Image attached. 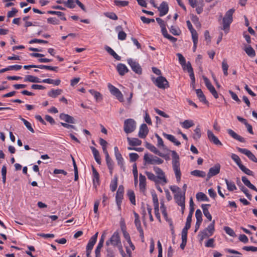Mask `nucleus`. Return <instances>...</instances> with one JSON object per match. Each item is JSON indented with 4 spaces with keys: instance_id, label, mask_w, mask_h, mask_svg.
Instances as JSON below:
<instances>
[{
    "instance_id": "79ce46f5",
    "label": "nucleus",
    "mask_w": 257,
    "mask_h": 257,
    "mask_svg": "<svg viewBox=\"0 0 257 257\" xmlns=\"http://www.w3.org/2000/svg\"><path fill=\"white\" fill-rule=\"evenodd\" d=\"M224 180L226 184L227 189L229 191H233L237 189L234 182L229 181L227 179H225Z\"/></svg>"
},
{
    "instance_id": "338daca9",
    "label": "nucleus",
    "mask_w": 257,
    "mask_h": 257,
    "mask_svg": "<svg viewBox=\"0 0 257 257\" xmlns=\"http://www.w3.org/2000/svg\"><path fill=\"white\" fill-rule=\"evenodd\" d=\"M48 23L53 25H58L59 21L56 18H49L47 19Z\"/></svg>"
},
{
    "instance_id": "4468645a",
    "label": "nucleus",
    "mask_w": 257,
    "mask_h": 257,
    "mask_svg": "<svg viewBox=\"0 0 257 257\" xmlns=\"http://www.w3.org/2000/svg\"><path fill=\"white\" fill-rule=\"evenodd\" d=\"M149 132V130L146 124H142L140 127L139 132V137L140 138L144 139L146 137Z\"/></svg>"
},
{
    "instance_id": "f03ea898",
    "label": "nucleus",
    "mask_w": 257,
    "mask_h": 257,
    "mask_svg": "<svg viewBox=\"0 0 257 257\" xmlns=\"http://www.w3.org/2000/svg\"><path fill=\"white\" fill-rule=\"evenodd\" d=\"M172 167L177 182L181 180V173L180 168L179 156L175 151H171Z\"/></svg>"
},
{
    "instance_id": "412c9836",
    "label": "nucleus",
    "mask_w": 257,
    "mask_h": 257,
    "mask_svg": "<svg viewBox=\"0 0 257 257\" xmlns=\"http://www.w3.org/2000/svg\"><path fill=\"white\" fill-rule=\"evenodd\" d=\"M116 69L120 75H124L128 71L127 67L123 64L119 63L117 65Z\"/></svg>"
},
{
    "instance_id": "49530a36",
    "label": "nucleus",
    "mask_w": 257,
    "mask_h": 257,
    "mask_svg": "<svg viewBox=\"0 0 257 257\" xmlns=\"http://www.w3.org/2000/svg\"><path fill=\"white\" fill-rule=\"evenodd\" d=\"M170 32L175 36H179L181 34V31L177 26H171L169 28Z\"/></svg>"
},
{
    "instance_id": "e433bc0d",
    "label": "nucleus",
    "mask_w": 257,
    "mask_h": 257,
    "mask_svg": "<svg viewBox=\"0 0 257 257\" xmlns=\"http://www.w3.org/2000/svg\"><path fill=\"white\" fill-rule=\"evenodd\" d=\"M99 144L101 146L102 151L105 155L108 154L107 150V142L102 138L99 139Z\"/></svg>"
},
{
    "instance_id": "f8f14e48",
    "label": "nucleus",
    "mask_w": 257,
    "mask_h": 257,
    "mask_svg": "<svg viewBox=\"0 0 257 257\" xmlns=\"http://www.w3.org/2000/svg\"><path fill=\"white\" fill-rule=\"evenodd\" d=\"M220 169V166L219 164H216L214 166L210 168L209 170L208 173L207 175L206 180H209L212 176L217 175Z\"/></svg>"
},
{
    "instance_id": "58836bf2",
    "label": "nucleus",
    "mask_w": 257,
    "mask_h": 257,
    "mask_svg": "<svg viewBox=\"0 0 257 257\" xmlns=\"http://www.w3.org/2000/svg\"><path fill=\"white\" fill-rule=\"evenodd\" d=\"M181 126L185 128L188 129L194 125V123L192 120H185L183 122L180 123Z\"/></svg>"
},
{
    "instance_id": "37998d69",
    "label": "nucleus",
    "mask_w": 257,
    "mask_h": 257,
    "mask_svg": "<svg viewBox=\"0 0 257 257\" xmlns=\"http://www.w3.org/2000/svg\"><path fill=\"white\" fill-rule=\"evenodd\" d=\"M42 82L48 84H53L56 86H58L60 84L61 81L60 79L53 80L50 78H47L43 79Z\"/></svg>"
},
{
    "instance_id": "0e129e2a",
    "label": "nucleus",
    "mask_w": 257,
    "mask_h": 257,
    "mask_svg": "<svg viewBox=\"0 0 257 257\" xmlns=\"http://www.w3.org/2000/svg\"><path fill=\"white\" fill-rule=\"evenodd\" d=\"M160 208H161V212H162L164 217L165 218H167V211H166V208L165 207V205H164V201H161Z\"/></svg>"
},
{
    "instance_id": "052dcab7",
    "label": "nucleus",
    "mask_w": 257,
    "mask_h": 257,
    "mask_svg": "<svg viewBox=\"0 0 257 257\" xmlns=\"http://www.w3.org/2000/svg\"><path fill=\"white\" fill-rule=\"evenodd\" d=\"M202 214L201 211L198 209L196 210L195 212V217L196 218V221H198V222H202Z\"/></svg>"
},
{
    "instance_id": "5701e85b",
    "label": "nucleus",
    "mask_w": 257,
    "mask_h": 257,
    "mask_svg": "<svg viewBox=\"0 0 257 257\" xmlns=\"http://www.w3.org/2000/svg\"><path fill=\"white\" fill-rule=\"evenodd\" d=\"M210 206V204H202L201 206L202 209L204 216L209 220L211 221L212 216L210 214L209 210L208 207Z\"/></svg>"
},
{
    "instance_id": "423d86ee",
    "label": "nucleus",
    "mask_w": 257,
    "mask_h": 257,
    "mask_svg": "<svg viewBox=\"0 0 257 257\" xmlns=\"http://www.w3.org/2000/svg\"><path fill=\"white\" fill-rule=\"evenodd\" d=\"M153 170L156 174V177L159 183V184L165 185L168 183V180L166 177L164 172L158 167H154Z\"/></svg>"
},
{
    "instance_id": "e2e57ef3",
    "label": "nucleus",
    "mask_w": 257,
    "mask_h": 257,
    "mask_svg": "<svg viewBox=\"0 0 257 257\" xmlns=\"http://www.w3.org/2000/svg\"><path fill=\"white\" fill-rule=\"evenodd\" d=\"M155 136L157 139L158 147L160 148H164V145L162 139L158 134H156Z\"/></svg>"
},
{
    "instance_id": "bb28decb",
    "label": "nucleus",
    "mask_w": 257,
    "mask_h": 257,
    "mask_svg": "<svg viewBox=\"0 0 257 257\" xmlns=\"http://www.w3.org/2000/svg\"><path fill=\"white\" fill-rule=\"evenodd\" d=\"M241 180L244 184L247 187L252 189V190L257 192V188L250 183L249 180H248L245 176H242L241 178Z\"/></svg>"
},
{
    "instance_id": "20e7f679",
    "label": "nucleus",
    "mask_w": 257,
    "mask_h": 257,
    "mask_svg": "<svg viewBox=\"0 0 257 257\" xmlns=\"http://www.w3.org/2000/svg\"><path fill=\"white\" fill-rule=\"evenodd\" d=\"M215 220L208 225L203 230L200 231L198 236L199 237L200 240L202 241L204 239L209 237L213 235L215 231Z\"/></svg>"
},
{
    "instance_id": "4d7b16f0",
    "label": "nucleus",
    "mask_w": 257,
    "mask_h": 257,
    "mask_svg": "<svg viewBox=\"0 0 257 257\" xmlns=\"http://www.w3.org/2000/svg\"><path fill=\"white\" fill-rule=\"evenodd\" d=\"M105 160L108 168L113 167V162L111 159L110 158L109 154L105 155Z\"/></svg>"
},
{
    "instance_id": "774afa93",
    "label": "nucleus",
    "mask_w": 257,
    "mask_h": 257,
    "mask_svg": "<svg viewBox=\"0 0 257 257\" xmlns=\"http://www.w3.org/2000/svg\"><path fill=\"white\" fill-rule=\"evenodd\" d=\"M243 249L247 251H251L255 252L257 251V247L253 246H245L243 247Z\"/></svg>"
},
{
    "instance_id": "2f4dec72",
    "label": "nucleus",
    "mask_w": 257,
    "mask_h": 257,
    "mask_svg": "<svg viewBox=\"0 0 257 257\" xmlns=\"http://www.w3.org/2000/svg\"><path fill=\"white\" fill-rule=\"evenodd\" d=\"M134 215L135 216L134 223L137 230L142 228L139 215L135 211L134 212Z\"/></svg>"
},
{
    "instance_id": "0eeeda50",
    "label": "nucleus",
    "mask_w": 257,
    "mask_h": 257,
    "mask_svg": "<svg viewBox=\"0 0 257 257\" xmlns=\"http://www.w3.org/2000/svg\"><path fill=\"white\" fill-rule=\"evenodd\" d=\"M136 128V122L132 118L126 119L124 121L123 130L126 134L133 132Z\"/></svg>"
},
{
    "instance_id": "b1692460",
    "label": "nucleus",
    "mask_w": 257,
    "mask_h": 257,
    "mask_svg": "<svg viewBox=\"0 0 257 257\" xmlns=\"http://www.w3.org/2000/svg\"><path fill=\"white\" fill-rule=\"evenodd\" d=\"M243 50L249 57L251 58L255 57V52L250 45H245Z\"/></svg>"
},
{
    "instance_id": "c85d7f7f",
    "label": "nucleus",
    "mask_w": 257,
    "mask_h": 257,
    "mask_svg": "<svg viewBox=\"0 0 257 257\" xmlns=\"http://www.w3.org/2000/svg\"><path fill=\"white\" fill-rule=\"evenodd\" d=\"M146 147L147 149H148L152 152L157 154L160 156H162V153L156 148V147L151 144L147 143Z\"/></svg>"
},
{
    "instance_id": "de8ad7c7",
    "label": "nucleus",
    "mask_w": 257,
    "mask_h": 257,
    "mask_svg": "<svg viewBox=\"0 0 257 257\" xmlns=\"http://www.w3.org/2000/svg\"><path fill=\"white\" fill-rule=\"evenodd\" d=\"M226 252H228L230 253L235 254L237 255H228L227 257H242L241 255V253L234 249H230V248H225L224 249Z\"/></svg>"
},
{
    "instance_id": "603ef678",
    "label": "nucleus",
    "mask_w": 257,
    "mask_h": 257,
    "mask_svg": "<svg viewBox=\"0 0 257 257\" xmlns=\"http://www.w3.org/2000/svg\"><path fill=\"white\" fill-rule=\"evenodd\" d=\"M114 3L115 6L119 7H125L128 4V2L127 1H123L120 0H114Z\"/></svg>"
},
{
    "instance_id": "c756f323",
    "label": "nucleus",
    "mask_w": 257,
    "mask_h": 257,
    "mask_svg": "<svg viewBox=\"0 0 257 257\" xmlns=\"http://www.w3.org/2000/svg\"><path fill=\"white\" fill-rule=\"evenodd\" d=\"M196 93L197 96L200 101L203 102L204 103H207V101L206 100V97L204 95L202 91L200 89H197L196 90Z\"/></svg>"
},
{
    "instance_id": "a18cd8bd",
    "label": "nucleus",
    "mask_w": 257,
    "mask_h": 257,
    "mask_svg": "<svg viewBox=\"0 0 257 257\" xmlns=\"http://www.w3.org/2000/svg\"><path fill=\"white\" fill-rule=\"evenodd\" d=\"M89 92L94 96L96 101H99L102 99V95L99 92L93 89H90Z\"/></svg>"
},
{
    "instance_id": "ddd939ff",
    "label": "nucleus",
    "mask_w": 257,
    "mask_h": 257,
    "mask_svg": "<svg viewBox=\"0 0 257 257\" xmlns=\"http://www.w3.org/2000/svg\"><path fill=\"white\" fill-rule=\"evenodd\" d=\"M237 149L240 153L246 155L250 160L257 163V158L249 150L240 148H237Z\"/></svg>"
},
{
    "instance_id": "4be33fe9",
    "label": "nucleus",
    "mask_w": 257,
    "mask_h": 257,
    "mask_svg": "<svg viewBox=\"0 0 257 257\" xmlns=\"http://www.w3.org/2000/svg\"><path fill=\"white\" fill-rule=\"evenodd\" d=\"M60 118L61 120H63L67 123H75L74 118L72 116H71L68 114H67L61 113L60 115Z\"/></svg>"
},
{
    "instance_id": "864d4df0",
    "label": "nucleus",
    "mask_w": 257,
    "mask_h": 257,
    "mask_svg": "<svg viewBox=\"0 0 257 257\" xmlns=\"http://www.w3.org/2000/svg\"><path fill=\"white\" fill-rule=\"evenodd\" d=\"M224 230L225 232L228 234L229 236L234 237L235 236V233L233 230L229 227L225 226L224 227Z\"/></svg>"
},
{
    "instance_id": "6ab92c4d",
    "label": "nucleus",
    "mask_w": 257,
    "mask_h": 257,
    "mask_svg": "<svg viewBox=\"0 0 257 257\" xmlns=\"http://www.w3.org/2000/svg\"><path fill=\"white\" fill-rule=\"evenodd\" d=\"M63 92V90L60 89H52L48 91L47 95L52 98H55L61 95Z\"/></svg>"
},
{
    "instance_id": "1a4fd4ad",
    "label": "nucleus",
    "mask_w": 257,
    "mask_h": 257,
    "mask_svg": "<svg viewBox=\"0 0 257 257\" xmlns=\"http://www.w3.org/2000/svg\"><path fill=\"white\" fill-rule=\"evenodd\" d=\"M108 88L111 94L114 95L120 102L124 101L123 96L117 88L111 84H108Z\"/></svg>"
},
{
    "instance_id": "9d476101",
    "label": "nucleus",
    "mask_w": 257,
    "mask_h": 257,
    "mask_svg": "<svg viewBox=\"0 0 257 257\" xmlns=\"http://www.w3.org/2000/svg\"><path fill=\"white\" fill-rule=\"evenodd\" d=\"M127 63L134 72L138 74H141L142 73V69L138 62L134 61L132 59H127Z\"/></svg>"
},
{
    "instance_id": "3c124183",
    "label": "nucleus",
    "mask_w": 257,
    "mask_h": 257,
    "mask_svg": "<svg viewBox=\"0 0 257 257\" xmlns=\"http://www.w3.org/2000/svg\"><path fill=\"white\" fill-rule=\"evenodd\" d=\"M231 159L235 162L237 165L239 167V166L242 165L241 161L239 157L235 154H232L231 155Z\"/></svg>"
},
{
    "instance_id": "72a5a7b5",
    "label": "nucleus",
    "mask_w": 257,
    "mask_h": 257,
    "mask_svg": "<svg viewBox=\"0 0 257 257\" xmlns=\"http://www.w3.org/2000/svg\"><path fill=\"white\" fill-rule=\"evenodd\" d=\"M194 133L193 135L194 140L197 141L199 140L201 137V130L199 125H197L194 131Z\"/></svg>"
},
{
    "instance_id": "a878e982",
    "label": "nucleus",
    "mask_w": 257,
    "mask_h": 257,
    "mask_svg": "<svg viewBox=\"0 0 257 257\" xmlns=\"http://www.w3.org/2000/svg\"><path fill=\"white\" fill-rule=\"evenodd\" d=\"M127 140L129 145L132 146H140L142 144V141L137 138H131L127 137Z\"/></svg>"
},
{
    "instance_id": "7c9ffc66",
    "label": "nucleus",
    "mask_w": 257,
    "mask_h": 257,
    "mask_svg": "<svg viewBox=\"0 0 257 257\" xmlns=\"http://www.w3.org/2000/svg\"><path fill=\"white\" fill-rule=\"evenodd\" d=\"M96 241L93 240V239L90 238L88 241V243L86 246V254L87 255H90L91 250L92 249L94 245L95 244Z\"/></svg>"
},
{
    "instance_id": "dca6fc26",
    "label": "nucleus",
    "mask_w": 257,
    "mask_h": 257,
    "mask_svg": "<svg viewBox=\"0 0 257 257\" xmlns=\"http://www.w3.org/2000/svg\"><path fill=\"white\" fill-rule=\"evenodd\" d=\"M174 198L178 205H183V204L185 203V193L181 192L180 193L175 194L174 195Z\"/></svg>"
},
{
    "instance_id": "680f3d73",
    "label": "nucleus",
    "mask_w": 257,
    "mask_h": 257,
    "mask_svg": "<svg viewBox=\"0 0 257 257\" xmlns=\"http://www.w3.org/2000/svg\"><path fill=\"white\" fill-rule=\"evenodd\" d=\"M75 2H76V0H68L64 2V4L69 8H73L75 6Z\"/></svg>"
},
{
    "instance_id": "69168bd1",
    "label": "nucleus",
    "mask_w": 257,
    "mask_h": 257,
    "mask_svg": "<svg viewBox=\"0 0 257 257\" xmlns=\"http://www.w3.org/2000/svg\"><path fill=\"white\" fill-rule=\"evenodd\" d=\"M177 56H178L179 61L181 65L185 66V64L186 63V60L183 56L180 53L177 54Z\"/></svg>"
},
{
    "instance_id": "f3484780",
    "label": "nucleus",
    "mask_w": 257,
    "mask_h": 257,
    "mask_svg": "<svg viewBox=\"0 0 257 257\" xmlns=\"http://www.w3.org/2000/svg\"><path fill=\"white\" fill-rule=\"evenodd\" d=\"M227 131L228 134L234 139L236 140L241 143H244L245 142L244 138L237 134L233 130L228 129Z\"/></svg>"
},
{
    "instance_id": "c9c22d12",
    "label": "nucleus",
    "mask_w": 257,
    "mask_h": 257,
    "mask_svg": "<svg viewBox=\"0 0 257 257\" xmlns=\"http://www.w3.org/2000/svg\"><path fill=\"white\" fill-rule=\"evenodd\" d=\"M196 199L199 201H209L207 196L202 192H198L196 195Z\"/></svg>"
},
{
    "instance_id": "5fc2aeb1",
    "label": "nucleus",
    "mask_w": 257,
    "mask_h": 257,
    "mask_svg": "<svg viewBox=\"0 0 257 257\" xmlns=\"http://www.w3.org/2000/svg\"><path fill=\"white\" fill-rule=\"evenodd\" d=\"M203 7L204 3L203 0L198 5L196 4V7L195 8H196V11L198 14H200L203 12Z\"/></svg>"
},
{
    "instance_id": "aec40b11",
    "label": "nucleus",
    "mask_w": 257,
    "mask_h": 257,
    "mask_svg": "<svg viewBox=\"0 0 257 257\" xmlns=\"http://www.w3.org/2000/svg\"><path fill=\"white\" fill-rule=\"evenodd\" d=\"M162 135L166 139L174 143L176 146H179L181 145L180 142L178 141L174 136L167 134L165 133H163Z\"/></svg>"
},
{
    "instance_id": "9b49d317",
    "label": "nucleus",
    "mask_w": 257,
    "mask_h": 257,
    "mask_svg": "<svg viewBox=\"0 0 257 257\" xmlns=\"http://www.w3.org/2000/svg\"><path fill=\"white\" fill-rule=\"evenodd\" d=\"M207 135L208 139L211 143L218 146H222V143L219 141L218 138L214 135L211 130H207Z\"/></svg>"
},
{
    "instance_id": "a19ab883",
    "label": "nucleus",
    "mask_w": 257,
    "mask_h": 257,
    "mask_svg": "<svg viewBox=\"0 0 257 257\" xmlns=\"http://www.w3.org/2000/svg\"><path fill=\"white\" fill-rule=\"evenodd\" d=\"M115 157L116 158V160L117 162V164L120 166V168L124 169V167L123 166V159L120 153H117V154L115 155Z\"/></svg>"
},
{
    "instance_id": "8fccbe9b",
    "label": "nucleus",
    "mask_w": 257,
    "mask_h": 257,
    "mask_svg": "<svg viewBox=\"0 0 257 257\" xmlns=\"http://www.w3.org/2000/svg\"><path fill=\"white\" fill-rule=\"evenodd\" d=\"M228 65L227 64L226 60H223L222 62V68L223 72V74L225 76H227L228 75Z\"/></svg>"
},
{
    "instance_id": "bf43d9fd",
    "label": "nucleus",
    "mask_w": 257,
    "mask_h": 257,
    "mask_svg": "<svg viewBox=\"0 0 257 257\" xmlns=\"http://www.w3.org/2000/svg\"><path fill=\"white\" fill-rule=\"evenodd\" d=\"M92 173H93V182L94 183L97 182L98 183L99 181V174L94 169V167L92 168Z\"/></svg>"
},
{
    "instance_id": "c03bdc74",
    "label": "nucleus",
    "mask_w": 257,
    "mask_h": 257,
    "mask_svg": "<svg viewBox=\"0 0 257 257\" xmlns=\"http://www.w3.org/2000/svg\"><path fill=\"white\" fill-rule=\"evenodd\" d=\"M133 175H134V183H135V185H137L138 184V170H137V165L136 164H135L133 165Z\"/></svg>"
},
{
    "instance_id": "6e6d98bb",
    "label": "nucleus",
    "mask_w": 257,
    "mask_h": 257,
    "mask_svg": "<svg viewBox=\"0 0 257 257\" xmlns=\"http://www.w3.org/2000/svg\"><path fill=\"white\" fill-rule=\"evenodd\" d=\"M239 168L242 172H243L246 174L248 175H253V172L248 168H246L244 165H240V166H239Z\"/></svg>"
},
{
    "instance_id": "4c0bfd02",
    "label": "nucleus",
    "mask_w": 257,
    "mask_h": 257,
    "mask_svg": "<svg viewBox=\"0 0 257 257\" xmlns=\"http://www.w3.org/2000/svg\"><path fill=\"white\" fill-rule=\"evenodd\" d=\"M145 174L149 180L154 181L156 184H159L157 178L155 174L152 172L148 171H146Z\"/></svg>"
},
{
    "instance_id": "cd10ccee",
    "label": "nucleus",
    "mask_w": 257,
    "mask_h": 257,
    "mask_svg": "<svg viewBox=\"0 0 257 257\" xmlns=\"http://www.w3.org/2000/svg\"><path fill=\"white\" fill-rule=\"evenodd\" d=\"M123 199V194L120 191H117L115 196L116 203L118 210L121 209V203Z\"/></svg>"
},
{
    "instance_id": "2eb2a0df",
    "label": "nucleus",
    "mask_w": 257,
    "mask_h": 257,
    "mask_svg": "<svg viewBox=\"0 0 257 257\" xmlns=\"http://www.w3.org/2000/svg\"><path fill=\"white\" fill-rule=\"evenodd\" d=\"M158 9L160 12V16L163 17L166 15L168 12V6L167 3L163 2H162L160 7H158Z\"/></svg>"
},
{
    "instance_id": "ea45409f",
    "label": "nucleus",
    "mask_w": 257,
    "mask_h": 257,
    "mask_svg": "<svg viewBox=\"0 0 257 257\" xmlns=\"http://www.w3.org/2000/svg\"><path fill=\"white\" fill-rule=\"evenodd\" d=\"M191 174L194 176L204 178L206 176L205 172L201 170H195L191 172Z\"/></svg>"
},
{
    "instance_id": "6e6552de",
    "label": "nucleus",
    "mask_w": 257,
    "mask_h": 257,
    "mask_svg": "<svg viewBox=\"0 0 257 257\" xmlns=\"http://www.w3.org/2000/svg\"><path fill=\"white\" fill-rule=\"evenodd\" d=\"M152 80L154 83L159 88L165 89L169 86L167 79L162 76H160L156 79L152 78Z\"/></svg>"
},
{
    "instance_id": "39448f33",
    "label": "nucleus",
    "mask_w": 257,
    "mask_h": 257,
    "mask_svg": "<svg viewBox=\"0 0 257 257\" xmlns=\"http://www.w3.org/2000/svg\"><path fill=\"white\" fill-rule=\"evenodd\" d=\"M144 160L146 164L151 165H160L164 162L162 159L159 157L149 154L144 155Z\"/></svg>"
},
{
    "instance_id": "393cba45",
    "label": "nucleus",
    "mask_w": 257,
    "mask_h": 257,
    "mask_svg": "<svg viewBox=\"0 0 257 257\" xmlns=\"http://www.w3.org/2000/svg\"><path fill=\"white\" fill-rule=\"evenodd\" d=\"M90 149L92 152L94 158L96 162L98 164H101V158L98 150L93 147H90Z\"/></svg>"
},
{
    "instance_id": "f704fd0d",
    "label": "nucleus",
    "mask_w": 257,
    "mask_h": 257,
    "mask_svg": "<svg viewBox=\"0 0 257 257\" xmlns=\"http://www.w3.org/2000/svg\"><path fill=\"white\" fill-rule=\"evenodd\" d=\"M117 180L118 178L117 176H115L113 179L111 181L110 184V189L112 192L116 190L117 187Z\"/></svg>"
},
{
    "instance_id": "13d9d810",
    "label": "nucleus",
    "mask_w": 257,
    "mask_h": 257,
    "mask_svg": "<svg viewBox=\"0 0 257 257\" xmlns=\"http://www.w3.org/2000/svg\"><path fill=\"white\" fill-rule=\"evenodd\" d=\"M182 67L184 70H187L189 74L193 72V68L189 62H188L187 64L185 63V66H182Z\"/></svg>"
},
{
    "instance_id": "a211bd4d",
    "label": "nucleus",
    "mask_w": 257,
    "mask_h": 257,
    "mask_svg": "<svg viewBox=\"0 0 257 257\" xmlns=\"http://www.w3.org/2000/svg\"><path fill=\"white\" fill-rule=\"evenodd\" d=\"M139 187L140 191L142 192H145L146 186V177L142 174L139 176Z\"/></svg>"
},
{
    "instance_id": "7ed1b4c3",
    "label": "nucleus",
    "mask_w": 257,
    "mask_h": 257,
    "mask_svg": "<svg viewBox=\"0 0 257 257\" xmlns=\"http://www.w3.org/2000/svg\"><path fill=\"white\" fill-rule=\"evenodd\" d=\"M235 12L234 9H229L227 11L224 17L222 19V29L226 33H228L230 24L233 21V14Z\"/></svg>"
},
{
    "instance_id": "473e14b6",
    "label": "nucleus",
    "mask_w": 257,
    "mask_h": 257,
    "mask_svg": "<svg viewBox=\"0 0 257 257\" xmlns=\"http://www.w3.org/2000/svg\"><path fill=\"white\" fill-rule=\"evenodd\" d=\"M122 234H123V236L124 239H125V240L127 241V242L129 244L130 248L133 250H135V246L131 240V237H130L129 233L127 232H124V233H122Z\"/></svg>"
},
{
    "instance_id": "f257e3e1",
    "label": "nucleus",
    "mask_w": 257,
    "mask_h": 257,
    "mask_svg": "<svg viewBox=\"0 0 257 257\" xmlns=\"http://www.w3.org/2000/svg\"><path fill=\"white\" fill-rule=\"evenodd\" d=\"M106 245L107 246L111 245L114 247H117L121 255L124 253L120 236L117 231L114 232L110 238L106 241Z\"/></svg>"
},
{
    "instance_id": "09e8293b",
    "label": "nucleus",
    "mask_w": 257,
    "mask_h": 257,
    "mask_svg": "<svg viewBox=\"0 0 257 257\" xmlns=\"http://www.w3.org/2000/svg\"><path fill=\"white\" fill-rule=\"evenodd\" d=\"M127 195L128 196L129 199L133 205H136V198L135 195L133 191L129 190L127 192Z\"/></svg>"
}]
</instances>
